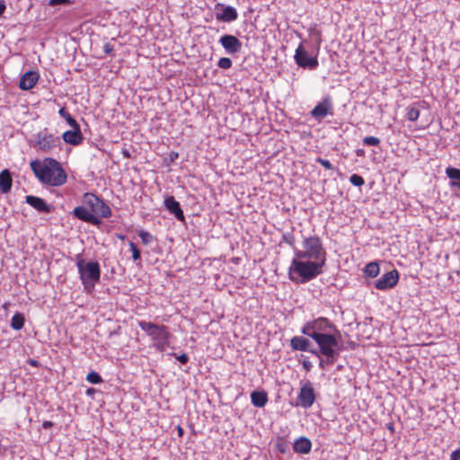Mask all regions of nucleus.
<instances>
[{"mask_svg": "<svg viewBox=\"0 0 460 460\" xmlns=\"http://www.w3.org/2000/svg\"><path fill=\"white\" fill-rule=\"evenodd\" d=\"M446 174L451 180V181L460 182V169L455 167H447L446 169Z\"/></svg>", "mask_w": 460, "mask_h": 460, "instance_id": "bb28decb", "label": "nucleus"}, {"mask_svg": "<svg viewBox=\"0 0 460 460\" xmlns=\"http://www.w3.org/2000/svg\"><path fill=\"white\" fill-rule=\"evenodd\" d=\"M315 161L320 164L322 166H323L327 170H332L333 166L332 163L329 160L323 159L322 157H317Z\"/></svg>", "mask_w": 460, "mask_h": 460, "instance_id": "72a5a7b5", "label": "nucleus"}, {"mask_svg": "<svg viewBox=\"0 0 460 460\" xmlns=\"http://www.w3.org/2000/svg\"><path fill=\"white\" fill-rule=\"evenodd\" d=\"M294 58L296 63L303 68L314 69L318 66L317 58L311 57L308 54V51L305 49L303 42L300 43L296 49Z\"/></svg>", "mask_w": 460, "mask_h": 460, "instance_id": "1a4fd4ad", "label": "nucleus"}, {"mask_svg": "<svg viewBox=\"0 0 460 460\" xmlns=\"http://www.w3.org/2000/svg\"><path fill=\"white\" fill-rule=\"evenodd\" d=\"M268 401V394L264 390L253 391L251 394V402L254 407L262 408Z\"/></svg>", "mask_w": 460, "mask_h": 460, "instance_id": "aec40b11", "label": "nucleus"}, {"mask_svg": "<svg viewBox=\"0 0 460 460\" xmlns=\"http://www.w3.org/2000/svg\"><path fill=\"white\" fill-rule=\"evenodd\" d=\"M178 432H179V435L181 436L183 434V429L181 427H178Z\"/></svg>", "mask_w": 460, "mask_h": 460, "instance_id": "09e8293b", "label": "nucleus"}, {"mask_svg": "<svg viewBox=\"0 0 460 460\" xmlns=\"http://www.w3.org/2000/svg\"><path fill=\"white\" fill-rule=\"evenodd\" d=\"M176 358L178 361H180L181 364H186L189 361V357L187 354L182 353L179 356H176Z\"/></svg>", "mask_w": 460, "mask_h": 460, "instance_id": "e433bc0d", "label": "nucleus"}, {"mask_svg": "<svg viewBox=\"0 0 460 460\" xmlns=\"http://www.w3.org/2000/svg\"><path fill=\"white\" fill-rule=\"evenodd\" d=\"M58 114L64 118L66 119V118H67V116L70 115V113L66 110V108H61L59 111H58Z\"/></svg>", "mask_w": 460, "mask_h": 460, "instance_id": "a19ab883", "label": "nucleus"}, {"mask_svg": "<svg viewBox=\"0 0 460 460\" xmlns=\"http://www.w3.org/2000/svg\"><path fill=\"white\" fill-rule=\"evenodd\" d=\"M450 186L460 190V181H450Z\"/></svg>", "mask_w": 460, "mask_h": 460, "instance_id": "c03bdc74", "label": "nucleus"}, {"mask_svg": "<svg viewBox=\"0 0 460 460\" xmlns=\"http://www.w3.org/2000/svg\"><path fill=\"white\" fill-rule=\"evenodd\" d=\"M311 342L303 336H295L290 340V347L293 350L307 351L319 357V350L310 349Z\"/></svg>", "mask_w": 460, "mask_h": 460, "instance_id": "2eb2a0df", "label": "nucleus"}, {"mask_svg": "<svg viewBox=\"0 0 460 460\" xmlns=\"http://www.w3.org/2000/svg\"><path fill=\"white\" fill-rule=\"evenodd\" d=\"M327 253L317 235L305 237L302 249H295L288 268V279L296 284H305L323 274Z\"/></svg>", "mask_w": 460, "mask_h": 460, "instance_id": "f257e3e1", "label": "nucleus"}, {"mask_svg": "<svg viewBox=\"0 0 460 460\" xmlns=\"http://www.w3.org/2000/svg\"><path fill=\"white\" fill-rule=\"evenodd\" d=\"M84 204L96 217L109 218L111 217V209L105 201L93 193H85L83 198Z\"/></svg>", "mask_w": 460, "mask_h": 460, "instance_id": "0eeeda50", "label": "nucleus"}, {"mask_svg": "<svg viewBox=\"0 0 460 460\" xmlns=\"http://www.w3.org/2000/svg\"><path fill=\"white\" fill-rule=\"evenodd\" d=\"M450 460H460V449L454 450L451 453Z\"/></svg>", "mask_w": 460, "mask_h": 460, "instance_id": "4c0bfd02", "label": "nucleus"}, {"mask_svg": "<svg viewBox=\"0 0 460 460\" xmlns=\"http://www.w3.org/2000/svg\"><path fill=\"white\" fill-rule=\"evenodd\" d=\"M219 43L225 49L226 52L230 55H234L241 51L242 42L233 35L225 34L219 39Z\"/></svg>", "mask_w": 460, "mask_h": 460, "instance_id": "f8f14e48", "label": "nucleus"}, {"mask_svg": "<svg viewBox=\"0 0 460 460\" xmlns=\"http://www.w3.org/2000/svg\"><path fill=\"white\" fill-rule=\"evenodd\" d=\"M24 316L22 313H15L11 319V327L13 330L19 331L24 326Z\"/></svg>", "mask_w": 460, "mask_h": 460, "instance_id": "b1692460", "label": "nucleus"}, {"mask_svg": "<svg viewBox=\"0 0 460 460\" xmlns=\"http://www.w3.org/2000/svg\"><path fill=\"white\" fill-rule=\"evenodd\" d=\"M399 281V273L396 270L385 273L375 282V288L378 290L393 288Z\"/></svg>", "mask_w": 460, "mask_h": 460, "instance_id": "9b49d317", "label": "nucleus"}, {"mask_svg": "<svg viewBox=\"0 0 460 460\" xmlns=\"http://www.w3.org/2000/svg\"><path fill=\"white\" fill-rule=\"evenodd\" d=\"M13 180L10 172L7 169L0 172V191L8 193L11 190Z\"/></svg>", "mask_w": 460, "mask_h": 460, "instance_id": "4be33fe9", "label": "nucleus"}, {"mask_svg": "<svg viewBox=\"0 0 460 460\" xmlns=\"http://www.w3.org/2000/svg\"><path fill=\"white\" fill-rule=\"evenodd\" d=\"M76 267L84 290L91 293L96 283H98L101 279V268L99 262H85L81 255L78 254L76 256Z\"/></svg>", "mask_w": 460, "mask_h": 460, "instance_id": "20e7f679", "label": "nucleus"}, {"mask_svg": "<svg viewBox=\"0 0 460 460\" xmlns=\"http://www.w3.org/2000/svg\"><path fill=\"white\" fill-rule=\"evenodd\" d=\"M232 65L233 62L229 58H221L217 61V66L223 69H229Z\"/></svg>", "mask_w": 460, "mask_h": 460, "instance_id": "473e14b6", "label": "nucleus"}, {"mask_svg": "<svg viewBox=\"0 0 460 460\" xmlns=\"http://www.w3.org/2000/svg\"><path fill=\"white\" fill-rule=\"evenodd\" d=\"M365 146H377L380 144V139L376 137H365L362 140Z\"/></svg>", "mask_w": 460, "mask_h": 460, "instance_id": "7c9ffc66", "label": "nucleus"}, {"mask_svg": "<svg viewBox=\"0 0 460 460\" xmlns=\"http://www.w3.org/2000/svg\"><path fill=\"white\" fill-rule=\"evenodd\" d=\"M128 246H129L130 252L132 253L133 261H136V262H140V261H141V253H140L139 249L131 241L128 242Z\"/></svg>", "mask_w": 460, "mask_h": 460, "instance_id": "c85d7f7f", "label": "nucleus"}, {"mask_svg": "<svg viewBox=\"0 0 460 460\" xmlns=\"http://www.w3.org/2000/svg\"><path fill=\"white\" fill-rule=\"evenodd\" d=\"M164 206L179 221H184L185 217L181 205L172 196L164 199Z\"/></svg>", "mask_w": 460, "mask_h": 460, "instance_id": "a211bd4d", "label": "nucleus"}, {"mask_svg": "<svg viewBox=\"0 0 460 460\" xmlns=\"http://www.w3.org/2000/svg\"><path fill=\"white\" fill-rule=\"evenodd\" d=\"M138 236L141 239L142 243L145 245H148L156 240L152 234L144 229L138 231Z\"/></svg>", "mask_w": 460, "mask_h": 460, "instance_id": "a878e982", "label": "nucleus"}, {"mask_svg": "<svg viewBox=\"0 0 460 460\" xmlns=\"http://www.w3.org/2000/svg\"><path fill=\"white\" fill-rule=\"evenodd\" d=\"M356 155L358 156H364L365 155V151L363 149H357L356 150Z\"/></svg>", "mask_w": 460, "mask_h": 460, "instance_id": "a18cd8bd", "label": "nucleus"}, {"mask_svg": "<svg viewBox=\"0 0 460 460\" xmlns=\"http://www.w3.org/2000/svg\"><path fill=\"white\" fill-rule=\"evenodd\" d=\"M34 147L44 153H50L61 149V140L59 137L44 128L36 134Z\"/></svg>", "mask_w": 460, "mask_h": 460, "instance_id": "423d86ee", "label": "nucleus"}, {"mask_svg": "<svg viewBox=\"0 0 460 460\" xmlns=\"http://www.w3.org/2000/svg\"><path fill=\"white\" fill-rule=\"evenodd\" d=\"M332 349H333V351L335 352V354L333 355V358H329L327 355H323L325 358L320 359L319 367L322 369H324L325 366L333 365L334 362L336 361V359L338 358V357L340 356V352L341 350V346H336V347H333Z\"/></svg>", "mask_w": 460, "mask_h": 460, "instance_id": "5701e85b", "label": "nucleus"}, {"mask_svg": "<svg viewBox=\"0 0 460 460\" xmlns=\"http://www.w3.org/2000/svg\"><path fill=\"white\" fill-rule=\"evenodd\" d=\"M302 365H303V367H304V368L305 369V371H307V372H308V371H310V370H311V368H312V367H313L312 363H311L308 359H305V360H303Z\"/></svg>", "mask_w": 460, "mask_h": 460, "instance_id": "ea45409f", "label": "nucleus"}, {"mask_svg": "<svg viewBox=\"0 0 460 460\" xmlns=\"http://www.w3.org/2000/svg\"><path fill=\"white\" fill-rule=\"evenodd\" d=\"M6 8L5 3L4 0H0V16L3 14Z\"/></svg>", "mask_w": 460, "mask_h": 460, "instance_id": "79ce46f5", "label": "nucleus"}, {"mask_svg": "<svg viewBox=\"0 0 460 460\" xmlns=\"http://www.w3.org/2000/svg\"><path fill=\"white\" fill-rule=\"evenodd\" d=\"M71 3L70 0H49V4L51 5L56 4H69Z\"/></svg>", "mask_w": 460, "mask_h": 460, "instance_id": "c9c22d12", "label": "nucleus"}, {"mask_svg": "<svg viewBox=\"0 0 460 460\" xmlns=\"http://www.w3.org/2000/svg\"><path fill=\"white\" fill-rule=\"evenodd\" d=\"M312 448V442L305 437H301L294 443L293 449L298 454H308Z\"/></svg>", "mask_w": 460, "mask_h": 460, "instance_id": "412c9836", "label": "nucleus"}, {"mask_svg": "<svg viewBox=\"0 0 460 460\" xmlns=\"http://www.w3.org/2000/svg\"><path fill=\"white\" fill-rule=\"evenodd\" d=\"M379 264L376 261L367 263L364 269V272L367 277L375 278L379 274Z\"/></svg>", "mask_w": 460, "mask_h": 460, "instance_id": "393cba45", "label": "nucleus"}, {"mask_svg": "<svg viewBox=\"0 0 460 460\" xmlns=\"http://www.w3.org/2000/svg\"><path fill=\"white\" fill-rule=\"evenodd\" d=\"M30 364L36 367V366H38V361L37 360H31Z\"/></svg>", "mask_w": 460, "mask_h": 460, "instance_id": "de8ad7c7", "label": "nucleus"}, {"mask_svg": "<svg viewBox=\"0 0 460 460\" xmlns=\"http://www.w3.org/2000/svg\"><path fill=\"white\" fill-rule=\"evenodd\" d=\"M124 155H125L126 156H128V157L129 156L128 152H125V153H124Z\"/></svg>", "mask_w": 460, "mask_h": 460, "instance_id": "3c124183", "label": "nucleus"}, {"mask_svg": "<svg viewBox=\"0 0 460 460\" xmlns=\"http://www.w3.org/2000/svg\"><path fill=\"white\" fill-rule=\"evenodd\" d=\"M62 138L66 144H70L72 146H78L84 140L80 128H73L72 130L65 131L62 135Z\"/></svg>", "mask_w": 460, "mask_h": 460, "instance_id": "6ab92c4d", "label": "nucleus"}, {"mask_svg": "<svg viewBox=\"0 0 460 460\" xmlns=\"http://www.w3.org/2000/svg\"><path fill=\"white\" fill-rule=\"evenodd\" d=\"M117 237L119 239V240H125L126 239V235L124 234H117Z\"/></svg>", "mask_w": 460, "mask_h": 460, "instance_id": "49530a36", "label": "nucleus"}, {"mask_svg": "<svg viewBox=\"0 0 460 460\" xmlns=\"http://www.w3.org/2000/svg\"><path fill=\"white\" fill-rule=\"evenodd\" d=\"M36 178L44 185L60 187L66 182L67 175L61 164L54 158L34 160L30 164Z\"/></svg>", "mask_w": 460, "mask_h": 460, "instance_id": "7ed1b4c3", "label": "nucleus"}, {"mask_svg": "<svg viewBox=\"0 0 460 460\" xmlns=\"http://www.w3.org/2000/svg\"><path fill=\"white\" fill-rule=\"evenodd\" d=\"M86 380L91 384H100L102 382V376L95 371H92L88 373L86 376Z\"/></svg>", "mask_w": 460, "mask_h": 460, "instance_id": "c756f323", "label": "nucleus"}, {"mask_svg": "<svg viewBox=\"0 0 460 460\" xmlns=\"http://www.w3.org/2000/svg\"><path fill=\"white\" fill-rule=\"evenodd\" d=\"M73 215L76 218L94 226L101 223L99 217L93 215V213H91L90 209L85 205L75 208L73 210Z\"/></svg>", "mask_w": 460, "mask_h": 460, "instance_id": "4468645a", "label": "nucleus"}, {"mask_svg": "<svg viewBox=\"0 0 460 460\" xmlns=\"http://www.w3.org/2000/svg\"><path fill=\"white\" fill-rule=\"evenodd\" d=\"M349 182L354 186L361 187L364 185L365 181L362 176L355 173L349 177Z\"/></svg>", "mask_w": 460, "mask_h": 460, "instance_id": "2f4dec72", "label": "nucleus"}, {"mask_svg": "<svg viewBox=\"0 0 460 460\" xmlns=\"http://www.w3.org/2000/svg\"><path fill=\"white\" fill-rule=\"evenodd\" d=\"M40 78L39 73L36 71H28L20 79L19 87L22 90L28 91L32 89L38 83Z\"/></svg>", "mask_w": 460, "mask_h": 460, "instance_id": "dca6fc26", "label": "nucleus"}, {"mask_svg": "<svg viewBox=\"0 0 460 460\" xmlns=\"http://www.w3.org/2000/svg\"><path fill=\"white\" fill-rule=\"evenodd\" d=\"M316 400V393L311 381L306 380L301 383L300 391L298 393L296 406L309 409L313 406Z\"/></svg>", "mask_w": 460, "mask_h": 460, "instance_id": "6e6552de", "label": "nucleus"}, {"mask_svg": "<svg viewBox=\"0 0 460 460\" xmlns=\"http://www.w3.org/2000/svg\"><path fill=\"white\" fill-rule=\"evenodd\" d=\"M93 390V388L88 389V390H87V394H92Z\"/></svg>", "mask_w": 460, "mask_h": 460, "instance_id": "8fccbe9b", "label": "nucleus"}, {"mask_svg": "<svg viewBox=\"0 0 460 460\" xmlns=\"http://www.w3.org/2000/svg\"><path fill=\"white\" fill-rule=\"evenodd\" d=\"M66 121V123L74 129H76V128H80V126L79 124L77 123V121L71 116H67V118H66L65 119Z\"/></svg>", "mask_w": 460, "mask_h": 460, "instance_id": "f704fd0d", "label": "nucleus"}, {"mask_svg": "<svg viewBox=\"0 0 460 460\" xmlns=\"http://www.w3.org/2000/svg\"><path fill=\"white\" fill-rule=\"evenodd\" d=\"M301 332L312 338L318 346L321 355L333 358V347L340 344L341 335L336 325L328 318L320 316L306 322L301 328Z\"/></svg>", "mask_w": 460, "mask_h": 460, "instance_id": "f03ea898", "label": "nucleus"}, {"mask_svg": "<svg viewBox=\"0 0 460 460\" xmlns=\"http://www.w3.org/2000/svg\"><path fill=\"white\" fill-rule=\"evenodd\" d=\"M420 117V111L415 106L407 109L406 118L410 121H416Z\"/></svg>", "mask_w": 460, "mask_h": 460, "instance_id": "cd10ccee", "label": "nucleus"}, {"mask_svg": "<svg viewBox=\"0 0 460 460\" xmlns=\"http://www.w3.org/2000/svg\"><path fill=\"white\" fill-rule=\"evenodd\" d=\"M26 203L31 206L39 212L42 213H50L52 211V206L49 205L45 202V200L41 198L28 195L25 197Z\"/></svg>", "mask_w": 460, "mask_h": 460, "instance_id": "f3484780", "label": "nucleus"}, {"mask_svg": "<svg viewBox=\"0 0 460 460\" xmlns=\"http://www.w3.org/2000/svg\"><path fill=\"white\" fill-rule=\"evenodd\" d=\"M103 51L106 54H111L113 52V46L111 43H106L103 46Z\"/></svg>", "mask_w": 460, "mask_h": 460, "instance_id": "58836bf2", "label": "nucleus"}, {"mask_svg": "<svg viewBox=\"0 0 460 460\" xmlns=\"http://www.w3.org/2000/svg\"><path fill=\"white\" fill-rule=\"evenodd\" d=\"M137 325L151 338L154 341V347L158 351L163 352L169 346L171 333L166 325L156 324L143 320L138 321Z\"/></svg>", "mask_w": 460, "mask_h": 460, "instance_id": "39448f33", "label": "nucleus"}, {"mask_svg": "<svg viewBox=\"0 0 460 460\" xmlns=\"http://www.w3.org/2000/svg\"><path fill=\"white\" fill-rule=\"evenodd\" d=\"M332 103L329 97L324 98L311 111L312 117L318 120L324 119L328 114L332 115Z\"/></svg>", "mask_w": 460, "mask_h": 460, "instance_id": "ddd939ff", "label": "nucleus"}, {"mask_svg": "<svg viewBox=\"0 0 460 460\" xmlns=\"http://www.w3.org/2000/svg\"><path fill=\"white\" fill-rule=\"evenodd\" d=\"M53 426V423L49 420H45L43 423H42V427L43 429H49Z\"/></svg>", "mask_w": 460, "mask_h": 460, "instance_id": "37998d69", "label": "nucleus"}, {"mask_svg": "<svg viewBox=\"0 0 460 460\" xmlns=\"http://www.w3.org/2000/svg\"><path fill=\"white\" fill-rule=\"evenodd\" d=\"M215 16L219 22H230L237 19L238 13L235 8L217 3L215 5Z\"/></svg>", "mask_w": 460, "mask_h": 460, "instance_id": "9d476101", "label": "nucleus"}]
</instances>
